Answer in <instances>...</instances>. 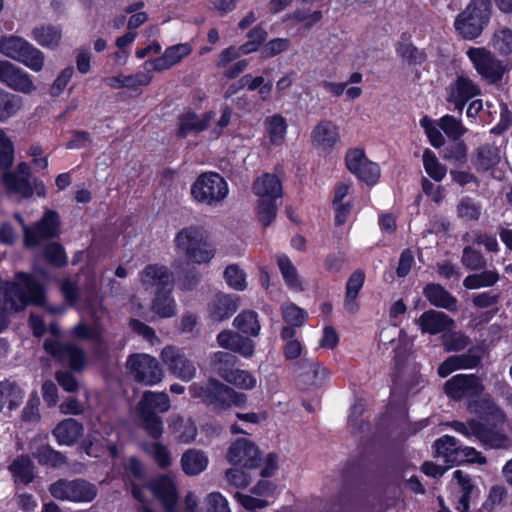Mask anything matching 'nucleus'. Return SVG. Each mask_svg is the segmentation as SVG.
<instances>
[{
    "mask_svg": "<svg viewBox=\"0 0 512 512\" xmlns=\"http://www.w3.org/2000/svg\"><path fill=\"white\" fill-rule=\"evenodd\" d=\"M170 409V399L165 392L145 391L135 407L139 426L154 440L164 431L161 413Z\"/></svg>",
    "mask_w": 512,
    "mask_h": 512,
    "instance_id": "nucleus-1",
    "label": "nucleus"
},
{
    "mask_svg": "<svg viewBox=\"0 0 512 512\" xmlns=\"http://www.w3.org/2000/svg\"><path fill=\"white\" fill-rule=\"evenodd\" d=\"M175 246L188 262L207 264L215 256L216 249L209 241L205 230L198 226L181 229L175 236Z\"/></svg>",
    "mask_w": 512,
    "mask_h": 512,
    "instance_id": "nucleus-2",
    "label": "nucleus"
},
{
    "mask_svg": "<svg viewBox=\"0 0 512 512\" xmlns=\"http://www.w3.org/2000/svg\"><path fill=\"white\" fill-rule=\"evenodd\" d=\"M194 397L201 398L204 403L214 409L225 410L232 406L244 407L247 396L235 391L232 387L211 378L205 385L193 384L189 387Z\"/></svg>",
    "mask_w": 512,
    "mask_h": 512,
    "instance_id": "nucleus-3",
    "label": "nucleus"
},
{
    "mask_svg": "<svg viewBox=\"0 0 512 512\" xmlns=\"http://www.w3.org/2000/svg\"><path fill=\"white\" fill-rule=\"evenodd\" d=\"M45 290L32 275L18 273L15 282L6 292L5 305L15 311L23 310L28 304L43 305Z\"/></svg>",
    "mask_w": 512,
    "mask_h": 512,
    "instance_id": "nucleus-4",
    "label": "nucleus"
},
{
    "mask_svg": "<svg viewBox=\"0 0 512 512\" xmlns=\"http://www.w3.org/2000/svg\"><path fill=\"white\" fill-rule=\"evenodd\" d=\"M491 16L488 0H471L454 21L456 31L466 40L476 39L481 35Z\"/></svg>",
    "mask_w": 512,
    "mask_h": 512,
    "instance_id": "nucleus-5",
    "label": "nucleus"
},
{
    "mask_svg": "<svg viewBox=\"0 0 512 512\" xmlns=\"http://www.w3.org/2000/svg\"><path fill=\"white\" fill-rule=\"evenodd\" d=\"M50 494L61 501L90 503L98 495V487L83 478H61L49 486Z\"/></svg>",
    "mask_w": 512,
    "mask_h": 512,
    "instance_id": "nucleus-6",
    "label": "nucleus"
},
{
    "mask_svg": "<svg viewBox=\"0 0 512 512\" xmlns=\"http://www.w3.org/2000/svg\"><path fill=\"white\" fill-rule=\"evenodd\" d=\"M228 185L224 178L215 172L202 173L191 186L193 199L203 205L215 206L228 195Z\"/></svg>",
    "mask_w": 512,
    "mask_h": 512,
    "instance_id": "nucleus-7",
    "label": "nucleus"
},
{
    "mask_svg": "<svg viewBox=\"0 0 512 512\" xmlns=\"http://www.w3.org/2000/svg\"><path fill=\"white\" fill-rule=\"evenodd\" d=\"M14 217L22 227L24 245L27 248H36L59 234V215L54 211H46L33 226L26 225L19 213H15Z\"/></svg>",
    "mask_w": 512,
    "mask_h": 512,
    "instance_id": "nucleus-8",
    "label": "nucleus"
},
{
    "mask_svg": "<svg viewBox=\"0 0 512 512\" xmlns=\"http://www.w3.org/2000/svg\"><path fill=\"white\" fill-rule=\"evenodd\" d=\"M449 425L465 437H475L485 447L502 448L507 446L508 438L503 431L497 427V424L490 427L482 422L470 420L466 423L453 421L449 423Z\"/></svg>",
    "mask_w": 512,
    "mask_h": 512,
    "instance_id": "nucleus-9",
    "label": "nucleus"
},
{
    "mask_svg": "<svg viewBox=\"0 0 512 512\" xmlns=\"http://www.w3.org/2000/svg\"><path fill=\"white\" fill-rule=\"evenodd\" d=\"M128 374L136 382L152 386L162 381L163 370L156 358L148 354H132L126 362Z\"/></svg>",
    "mask_w": 512,
    "mask_h": 512,
    "instance_id": "nucleus-10",
    "label": "nucleus"
},
{
    "mask_svg": "<svg viewBox=\"0 0 512 512\" xmlns=\"http://www.w3.org/2000/svg\"><path fill=\"white\" fill-rule=\"evenodd\" d=\"M467 55L477 72L490 83L500 81L504 74L501 62L485 48H470Z\"/></svg>",
    "mask_w": 512,
    "mask_h": 512,
    "instance_id": "nucleus-11",
    "label": "nucleus"
},
{
    "mask_svg": "<svg viewBox=\"0 0 512 512\" xmlns=\"http://www.w3.org/2000/svg\"><path fill=\"white\" fill-rule=\"evenodd\" d=\"M0 83L23 94H30L36 90L31 76L8 60H0Z\"/></svg>",
    "mask_w": 512,
    "mask_h": 512,
    "instance_id": "nucleus-12",
    "label": "nucleus"
},
{
    "mask_svg": "<svg viewBox=\"0 0 512 512\" xmlns=\"http://www.w3.org/2000/svg\"><path fill=\"white\" fill-rule=\"evenodd\" d=\"M227 460L233 465L254 469L261 463V452L252 441L239 438L229 447Z\"/></svg>",
    "mask_w": 512,
    "mask_h": 512,
    "instance_id": "nucleus-13",
    "label": "nucleus"
},
{
    "mask_svg": "<svg viewBox=\"0 0 512 512\" xmlns=\"http://www.w3.org/2000/svg\"><path fill=\"white\" fill-rule=\"evenodd\" d=\"M444 390L449 397L460 400L479 396L484 386L481 379L474 374H458L445 383Z\"/></svg>",
    "mask_w": 512,
    "mask_h": 512,
    "instance_id": "nucleus-14",
    "label": "nucleus"
},
{
    "mask_svg": "<svg viewBox=\"0 0 512 512\" xmlns=\"http://www.w3.org/2000/svg\"><path fill=\"white\" fill-rule=\"evenodd\" d=\"M44 349L47 353L61 362H66L74 371H80L85 365V355L81 348L70 343H60L50 338L44 341Z\"/></svg>",
    "mask_w": 512,
    "mask_h": 512,
    "instance_id": "nucleus-15",
    "label": "nucleus"
},
{
    "mask_svg": "<svg viewBox=\"0 0 512 512\" xmlns=\"http://www.w3.org/2000/svg\"><path fill=\"white\" fill-rule=\"evenodd\" d=\"M297 385L302 390H311L323 385L328 378L329 372L318 362L309 359H302L296 364Z\"/></svg>",
    "mask_w": 512,
    "mask_h": 512,
    "instance_id": "nucleus-16",
    "label": "nucleus"
},
{
    "mask_svg": "<svg viewBox=\"0 0 512 512\" xmlns=\"http://www.w3.org/2000/svg\"><path fill=\"white\" fill-rule=\"evenodd\" d=\"M161 359L169 371L183 381H190L196 375V368L184 353L175 346H167L161 352Z\"/></svg>",
    "mask_w": 512,
    "mask_h": 512,
    "instance_id": "nucleus-17",
    "label": "nucleus"
},
{
    "mask_svg": "<svg viewBox=\"0 0 512 512\" xmlns=\"http://www.w3.org/2000/svg\"><path fill=\"white\" fill-rule=\"evenodd\" d=\"M30 167L27 163L21 162L16 171H7L3 173V183L9 193L28 198L33 195V187L30 181Z\"/></svg>",
    "mask_w": 512,
    "mask_h": 512,
    "instance_id": "nucleus-18",
    "label": "nucleus"
},
{
    "mask_svg": "<svg viewBox=\"0 0 512 512\" xmlns=\"http://www.w3.org/2000/svg\"><path fill=\"white\" fill-rule=\"evenodd\" d=\"M447 101L454 105V108L461 112L466 103L473 97L480 94L479 86L466 76L460 75L448 88Z\"/></svg>",
    "mask_w": 512,
    "mask_h": 512,
    "instance_id": "nucleus-19",
    "label": "nucleus"
},
{
    "mask_svg": "<svg viewBox=\"0 0 512 512\" xmlns=\"http://www.w3.org/2000/svg\"><path fill=\"white\" fill-rule=\"evenodd\" d=\"M191 52L192 47L189 43L177 44L168 47L161 57L146 61L143 67L149 71H163L180 62Z\"/></svg>",
    "mask_w": 512,
    "mask_h": 512,
    "instance_id": "nucleus-20",
    "label": "nucleus"
},
{
    "mask_svg": "<svg viewBox=\"0 0 512 512\" xmlns=\"http://www.w3.org/2000/svg\"><path fill=\"white\" fill-rule=\"evenodd\" d=\"M239 308V297L232 294L218 293L208 303L209 318L221 322L230 318Z\"/></svg>",
    "mask_w": 512,
    "mask_h": 512,
    "instance_id": "nucleus-21",
    "label": "nucleus"
},
{
    "mask_svg": "<svg viewBox=\"0 0 512 512\" xmlns=\"http://www.w3.org/2000/svg\"><path fill=\"white\" fill-rule=\"evenodd\" d=\"M339 140V128L330 120H321L311 132L312 145L322 151L331 150Z\"/></svg>",
    "mask_w": 512,
    "mask_h": 512,
    "instance_id": "nucleus-22",
    "label": "nucleus"
},
{
    "mask_svg": "<svg viewBox=\"0 0 512 512\" xmlns=\"http://www.w3.org/2000/svg\"><path fill=\"white\" fill-rule=\"evenodd\" d=\"M217 343L220 347L239 353L243 357L249 358L254 354V342L237 332L224 330L217 336Z\"/></svg>",
    "mask_w": 512,
    "mask_h": 512,
    "instance_id": "nucleus-23",
    "label": "nucleus"
},
{
    "mask_svg": "<svg viewBox=\"0 0 512 512\" xmlns=\"http://www.w3.org/2000/svg\"><path fill=\"white\" fill-rule=\"evenodd\" d=\"M500 160V148L489 143L480 145L471 155V163L479 173L494 169L500 163Z\"/></svg>",
    "mask_w": 512,
    "mask_h": 512,
    "instance_id": "nucleus-24",
    "label": "nucleus"
},
{
    "mask_svg": "<svg viewBox=\"0 0 512 512\" xmlns=\"http://www.w3.org/2000/svg\"><path fill=\"white\" fill-rule=\"evenodd\" d=\"M252 190L258 199L279 200L283 195L280 179L271 173H264L256 178Z\"/></svg>",
    "mask_w": 512,
    "mask_h": 512,
    "instance_id": "nucleus-25",
    "label": "nucleus"
},
{
    "mask_svg": "<svg viewBox=\"0 0 512 512\" xmlns=\"http://www.w3.org/2000/svg\"><path fill=\"white\" fill-rule=\"evenodd\" d=\"M215 112L209 111L202 115L189 111L179 117L177 135L185 138L190 133H199L205 130L215 117Z\"/></svg>",
    "mask_w": 512,
    "mask_h": 512,
    "instance_id": "nucleus-26",
    "label": "nucleus"
},
{
    "mask_svg": "<svg viewBox=\"0 0 512 512\" xmlns=\"http://www.w3.org/2000/svg\"><path fill=\"white\" fill-rule=\"evenodd\" d=\"M418 323L424 333L436 335L454 326V320L443 312L429 310L418 319Z\"/></svg>",
    "mask_w": 512,
    "mask_h": 512,
    "instance_id": "nucleus-27",
    "label": "nucleus"
},
{
    "mask_svg": "<svg viewBox=\"0 0 512 512\" xmlns=\"http://www.w3.org/2000/svg\"><path fill=\"white\" fill-rule=\"evenodd\" d=\"M150 489L162 502L167 512H172L178 495L174 481L169 476H161L150 483Z\"/></svg>",
    "mask_w": 512,
    "mask_h": 512,
    "instance_id": "nucleus-28",
    "label": "nucleus"
},
{
    "mask_svg": "<svg viewBox=\"0 0 512 512\" xmlns=\"http://www.w3.org/2000/svg\"><path fill=\"white\" fill-rule=\"evenodd\" d=\"M424 296L436 307L446 309L450 312L457 311V299L442 285L429 283L423 290Z\"/></svg>",
    "mask_w": 512,
    "mask_h": 512,
    "instance_id": "nucleus-29",
    "label": "nucleus"
},
{
    "mask_svg": "<svg viewBox=\"0 0 512 512\" xmlns=\"http://www.w3.org/2000/svg\"><path fill=\"white\" fill-rule=\"evenodd\" d=\"M83 432V426L75 419L69 418L61 421L53 430L60 445L71 446L77 442Z\"/></svg>",
    "mask_w": 512,
    "mask_h": 512,
    "instance_id": "nucleus-30",
    "label": "nucleus"
},
{
    "mask_svg": "<svg viewBox=\"0 0 512 512\" xmlns=\"http://www.w3.org/2000/svg\"><path fill=\"white\" fill-rule=\"evenodd\" d=\"M140 280L146 287L165 289L171 284V275L167 268L159 265H148L140 273Z\"/></svg>",
    "mask_w": 512,
    "mask_h": 512,
    "instance_id": "nucleus-31",
    "label": "nucleus"
},
{
    "mask_svg": "<svg viewBox=\"0 0 512 512\" xmlns=\"http://www.w3.org/2000/svg\"><path fill=\"white\" fill-rule=\"evenodd\" d=\"M23 391L17 383L11 380H4L0 382V412L5 408L13 410L17 408L23 399Z\"/></svg>",
    "mask_w": 512,
    "mask_h": 512,
    "instance_id": "nucleus-32",
    "label": "nucleus"
},
{
    "mask_svg": "<svg viewBox=\"0 0 512 512\" xmlns=\"http://www.w3.org/2000/svg\"><path fill=\"white\" fill-rule=\"evenodd\" d=\"M364 279V272L362 270H356L351 274L347 281L344 307L350 314H355L359 309L356 298L363 287Z\"/></svg>",
    "mask_w": 512,
    "mask_h": 512,
    "instance_id": "nucleus-33",
    "label": "nucleus"
},
{
    "mask_svg": "<svg viewBox=\"0 0 512 512\" xmlns=\"http://www.w3.org/2000/svg\"><path fill=\"white\" fill-rule=\"evenodd\" d=\"M208 465V457L201 450L189 449L181 457V466L185 474L196 476Z\"/></svg>",
    "mask_w": 512,
    "mask_h": 512,
    "instance_id": "nucleus-34",
    "label": "nucleus"
},
{
    "mask_svg": "<svg viewBox=\"0 0 512 512\" xmlns=\"http://www.w3.org/2000/svg\"><path fill=\"white\" fill-rule=\"evenodd\" d=\"M34 40L42 47L56 49L61 42L62 30L60 27L42 25L32 30Z\"/></svg>",
    "mask_w": 512,
    "mask_h": 512,
    "instance_id": "nucleus-35",
    "label": "nucleus"
},
{
    "mask_svg": "<svg viewBox=\"0 0 512 512\" xmlns=\"http://www.w3.org/2000/svg\"><path fill=\"white\" fill-rule=\"evenodd\" d=\"M469 408L483 418H491L495 423H502L504 421L503 412L488 396L471 402Z\"/></svg>",
    "mask_w": 512,
    "mask_h": 512,
    "instance_id": "nucleus-36",
    "label": "nucleus"
},
{
    "mask_svg": "<svg viewBox=\"0 0 512 512\" xmlns=\"http://www.w3.org/2000/svg\"><path fill=\"white\" fill-rule=\"evenodd\" d=\"M15 482L29 484L34 479V465L31 459L26 455L17 457L9 466Z\"/></svg>",
    "mask_w": 512,
    "mask_h": 512,
    "instance_id": "nucleus-37",
    "label": "nucleus"
},
{
    "mask_svg": "<svg viewBox=\"0 0 512 512\" xmlns=\"http://www.w3.org/2000/svg\"><path fill=\"white\" fill-rule=\"evenodd\" d=\"M480 273H474L466 276L463 280V286L470 290L492 287L500 279L496 270H480Z\"/></svg>",
    "mask_w": 512,
    "mask_h": 512,
    "instance_id": "nucleus-38",
    "label": "nucleus"
},
{
    "mask_svg": "<svg viewBox=\"0 0 512 512\" xmlns=\"http://www.w3.org/2000/svg\"><path fill=\"white\" fill-rule=\"evenodd\" d=\"M436 455L443 457L446 463L458 462L461 446L456 438L445 435L435 442Z\"/></svg>",
    "mask_w": 512,
    "mask_h": 512,
    "instance_id": "nucleus-39",
    "label": "nucleus"
},
{
    "mask_svg": "<svg viewBox=\"0 0 512 512\" xmlns=\"http://www.w3.org/2000/svg\"><path fill=\"white\" fill-rule=\"evenodd\" d=\"M237 362L238 358L234 354L218 351L212 357L211 367L215 373L226 381L230 373L236 369Z\"/></svg>",
    "mask_w": 512,
    "mask_h": 512,
    "instance_id": "nucleus-40",
    "label": "nucleus"
},
{
    "mask_svg": "<svg viewBox=\"0 0 512 512\" xmlns=\"http://www.w3.org/2000/svg\"><path fill=\"white\" fill-rule=\"evenodd\" d=\"M152 310L162 318H169L176 314V304L170 295V289L157 290L152 302Z\"/></svg>",
    "mask_w": 512,
    "mask_h": 512,
    "instance_id": "nucleus-41",
    "label": "nucleus"
},
{
    "mask_svg": "<svg viewBox=\"0 0 512 512\" xmlns=\"http://www.w3.org/2000/svg\"><path fill=\"white\" fill-rule=\"evenodd\" d=\"M169 429L177 435V439L182 443L193 441L197 433L195 425L190 420H185L178 415L171 417Z\"/></svg>",
    "mask_w": 512,
    "mask_h": 512,
    "instance_id": "nucleus-42",
    "label": "nucleus"
},
{
    "mask_svg": "<svg viewBox=\"0 0 512 512\" xmlns=\"http://www.w3.org/2000/svg\"><path fill=\"white\" fill-rule=\"evenodd\" d=\"M277 264L286 285L292 290L302 291V282L291 260L286 255H278Z\"/></svg>",
    "mask_w": 512,
    "mask_h": 512,
    "instance_id": "nucleus-43",
    "label": "nucleus"
},
{
    "mask_svg": "<svg viewBox=\"0 0 512 512\" xmlns=\"http://www.w3.org/2000/svg\"><path fill=\"white\" fill-rule=\"evenodd\" d=\"M454 478L461 487V496L458 499L456 510L458 512H468L470 507V498L474 493L475 487L471 483L470 477L467 474H464L461 470H456L454 472Z\"/></svg>",
    "mask_w": 512,
    "mask_h": 512,
    "instance_id": "nucleus-44",
    "label": "nucleus"
},
{
    "mask_svg": "<svg viewBox=\"0 0 512 512\" xmlns=\"http://www.w3.org/2000/svg\"><path fill=\"white\" fill-rule=\"evenodd\" d=\"M233 324L244 334L256 337L260 333L261 326L258 321V315L255 311H242L238 316L235 317Z\"/></svg>",
    "mask_w": 512,
    "mask_h": 512,
    "instance_id": "nucleus-45",
    "label": "nucleus"
},
{
    "mask_svg": "<svg viewBox=\"0 0 512 512\" xmlns=\"http://www.w3.org/2000/svg\"><path fill=\"white\" fill-rule=\"evenodd\" d=\"M264 126L269 135L270 142L274 145H280L285 138L287 130L285 118L279 114L267 117L264 121Z\"/></svg>",
    "mask_w": 512,
    "mask_h": 512,
    "instance_id": "nucleus-46",
    "label": "nucleus"
},
{
    "mask_svg": "<svg viewBox=\"0 0 512 512\" xmlns=\"http://www.w3.org/2000/svg\"><path fill=\"white\" fill-rule=\"evenodd\" d=\"M17 62L22 63L34 72H40L44 67L45 55L40 49L28 42Z\"/></svg>",
    "mask_w": 512,
    "mask_h": 512,
    "instance_id": "nucleus-47",
    "label": "nucleus"
},
{
    "mask_svg": "<svg viewBox=\"0 0 512 512\" xmlns=\"http://www.w3.org/2000/svg\"><path fill=\"white\" fill-rule=\"evenodd\" d=\"M22 107V98L0 88V121L14 116Z\"/></svg>",
    "mask_w": 512,
    "mask_h": 512,
    "instance_id": "nucleus-48",
    "label": "nucleus"
},
{
    "mask_svg": "<svg viewBox=\"0 0 512 512\" xmlns=\"http://www.w3.org/2000/svg\"><path fill=\"white\" fill-rule=\"evenodd\" d=\"M27 43V40L19 36H2L0 38V53L7 58L17 61Z\"/></svg>",
    "mask_w": 512,
    "mask_h": 512,
    "instance_id": "nucleus-49",
    "label": "nucleus"
},
{
    "mask_svg": "<svg viewBox=\"0 0 512 512\" xmlns=\"http://www.w3.org/2000/svg\"><path fill=\"white\" fill-rule=\"evenodd\" d=\"M442 345L447 352H459L470 344V338L461 331H449L441 336Z\"/></svg>",
    "mask_w": 512,
    "mask_h": 512,
    "instance_id": "nucleus-50",
    "label": "nucleus"
},
{
    "mask_svg": "<svg viewBox=\"0 0 512 512\" xmlns=\"http://www.w3.org/2000/svg\"><path fill=\"white\" fill-rule=\"evenodd\" d=\"M484 355L481 346L470 347L466 353L453 355L458 369H472L480 365Z\"/></svg>",
    "mask_w": 512,
    "mask_h": 512,
    "instance_id": "nucleus-51",
    "label": "nucleus"
},
{
    "mask_svg": "<svg viewBox=\"0 0 512 512\" xmlns=\"http://www.w3.org/2000/svg\"><path fill=\"white\" fill-rule=\"evenodd\" d=\"M277 211V200L258 199L256 214L262 226H270L277 216Z\"/></svg>",
    "mask_w": 512,
    "mask_h": 512,
    "instance_id": "nucleus-52",
    "label": "nucleus"
},
{
    "mask_svg": "<svg viewBox=\"0 0 512 512\" xmlns=\"http://www.w3.org/2000/svg\"><path fill=\"white\" fill-rule=\"evenodd\" d=\"M34 456L41 465H48L51 467H59L66 462V457L59 451L51 448L49 445L40 446L34 453Z\"/></svg>",
    "mask_w": 512,
    "mask_h": 512,
    "instance_id": "nucleus-53",
    "label": "nucleus"
},
{
    "mask_svg": "<svg viewBox=\"0 0 512 512\" xmlns=\"http://www.w3.org/2000/svg\"><path fill=\"white\" fill-rule=\"evenodd\" d=\"M461 262L466 269L471 271H480L487 267L484 255L471 246H466L463 249Z\"/></svg>",
    "mask_w": 512,
    "mask_h": 512,
    "instance_id": "nucleus-54",
    "label": "nucleus"
},
{
    "mask_svg": "<svg viewBox=\"0 0 512 512\" xmlns=\"http://www.w3.org/2000/svg\"><path fill=\"white\" fill-rule=\"evenodd\" d=\"M226 382L241 390H252L256 387L257 379L251 372L236 368L230 373Z\"/></svg>",
    "mask_w": 512,
    "mask_h": 512,
    "instance_id": "nucleus-55",
    "label": "nucleus"
},
{
    "mask_svg": "<svg viewBox=\"0 0 512 512\" xmlns=\"http://www.w3.org/2000/svg\"><path fill=\"white\" fill-rule=\"evenodd\" d=\"M481 211V205L471 197H463L457 205L458 217L466 221H477Z\"/></svg>",
    "mask_w": 512,
    "mask_h": 512,
    "instance_id": "nucleus-56",
    "label": "nucleus"
},
{
    "mask_svg": "<svg viewBox=\"0 0 512 512\" xmlns=\"http://www.w3.org/2000/svg\"><path fill=\"white\" fill-rule=\"evenodd\" d=\"M396 51L400 57L409 65H420L427 58L424 51L419 50L411 43H399Z\"/></svg>",
    "mask_w": 512,
    "mask_h": 512,
    "instance_id": "nucleus-57",
    "label": "nucleus"
},
{
    "mask_svg": "<svg viewBox=\"0 0 512 512\" xmlns=\"http://www.w3.org/2000/svg\"><path fill=\"white\" fill-rule=\"evenodd\" d=\"M423 163L427 174L435 181H441L445 174L446 168L438 161L435 154L426 149L423 153Z\"/></svg>",
    "mask_w": 512,
    "mask_h": 512,
    "instance_id": "nucleus-58",
    "label": "nucleus"
},
{
    "mask_svg": "<svg viewBox=\"0 0 512 512\" xmlns=\"http://www.w3.org/2000/svg\"><path fill=\"white\" fill-rule=\"evenodd\" d=\"M307 317V312L294 303H286L282 306V318L291 326H302Z\"/></svg>",
    "mask_w": 512,
    "mask_h": 512,
    "instance_id": "nucleus-59",
    "label": "nucleus"
},
{
    "mask_svg": "<svg viewBox=\"0 0 512 512\" xmlns=\"http://www.w3.org/2000/svg\"><path fill=\"white\" fill-rule=\"evenodd\" d=\"M224 278L227 284L237 291H243L247 287L246 275L238 265H229L224 271Z\"/></svg>",
    "mask_w": 512,
    "mask_h": 512,
    "instance_id": "nucleus-60",
    "label": "nucleus"
},
{
    "mask_svg": "<svg viewBox=\"0 0 512 512\" xmlns=\"http://www.w3.org/2000/svg\"><path fill=\"white\" fill-rule=\"evenodd\" d=\"M14 161V148L12 141L0 129V168L8 170Z\"/></svg>",
    "mask_w": 512,
    "mask_h": 512,
    "instance_id": "nucleus-61",
    "label": "nucleus"
},
{
    "mask_svg": "<svg viewBox=\"0 0 512 512\" xmlns=\"http://www.w3.org/2000/svg\"><path fill=\"white\" fill-rule=\"evenodd\" d=\"M493 47L502 55L512 52V30L502 28L494 33Z\"/></svg>",
    "mask_w": 512,
    "mask_h": 512,
    "instance_id": "nucleus-62",
    "label": "nucleus"
},
{
    "mask_svg": "<svg viewBox=\"0 0 512 512\" xmlns=\"http://www.w3.org/2000/svg\"><path fill=\"white\" fill-rule=\"evenodd\" d=\"M438 126L446 133V135L453 139H458L465 132L461 122L451 115L443 116L438 123Z\"/></svg>",
    "mask_w": 512,
    "mask_h": 512,
    "instance_id": "nucleus-63",
    "label": "nucleus"
},
{
    "mask_svg": "<svg viewBox=\"0 0 512 512\" xmlns=\"http://www.w3.org/2000/svg\"><path fill=\"white\" fill-rule=\"evenodd\" d=\"M353 174L357 175L360 180L366 182L368 185H373L380 177V167L378 164L367 159V161L362 162L359 171H355Z\"/></svg>",
    "mask_w": 512,
    "mask_h": 512,
    "instance_id": "nucleus-64",
    "label": "nucleus"
}]
</instances>
